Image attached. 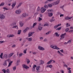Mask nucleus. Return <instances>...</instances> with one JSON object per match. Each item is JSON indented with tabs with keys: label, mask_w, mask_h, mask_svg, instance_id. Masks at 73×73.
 <instances>
[{
	"label": "nucleus",
	"mask_w": 73,
	"mask_h": 73,
	"mask_svg": "<svg viewBox=\"0 0 73 73\" xmlns=\"http://www.w3.org/2000/svg\"><path fill=\"white\" fill-rule=\"evenodd\" d=\"M50 47L53 49H57V50H59L60 48H58V47H57L56 46H54V45L52 44L50 46Z\"/></svg>",
	"instance_id": "f257e3e1"
},
{
	"label": "nucleus",
	"mask_w": 73,
	"mask_h": 73,
	"mask_svg": "<svg viewBox=\"0 0 73 73\" xmlns=\"http://www.w3.org/2000/svg\"><path fill=\"white\" fill-rule=\"evenodd\" d=\"M28 14H26V13H23L22 15V17L23 18H25V17H27V16H28Z\"/></svg>",
	"instance_id": "f03ea898"
},
{
	"label": "nucleus",
	"mask_w": 73,
	"mask_h": 73,
	"mask_svg": "<svg viewBox=\"0 0 73 73\" xmlns=\"http://www.w3.org/2000/svg\"><path fill=\"white\" fill-rule=\"evenodd\" d=\"M59 3H60V0H58L56 1L53 3L52 4L53 5H57V4H59Z\"/></svg>",
	"instance_id": "7ed1b4c3"
},
{
	"label": "nucleus",
	"mask_w": 73,
	"mask_h": 73,
	"mask_svg": "<svg viewBox=\"0 0 73 73\" xmlns=\"http://www.w3.org/2000/svg\"><path fill=\"white\" fill-rule=\"evenodd\" d=\"M5 18V16L3 14H0V19H2V20H3Z\"/></svg>",
	"instance_id": "20e7f679"
},
{
	"label": "nucleus",
	"mask_w": 73,
	"mask_h": 73,
	"mask_svg": "<svg viewBox=\"0 0 73 73\" xmlns=\"http://www.w3.org/2000/svg\"><path fill=\"white\" fill-rule=\"evenodd\" d=\"M23 68L24 69H29V67L27 65L25 64H23L22 65Z\"/></svg>",
	"instance_id": "39448f33"
},
{
	"label": "nucleus",
	"mask_w": 73,
	"mask_h": 73,
	"mask_svg": "<svg viewBox=\"0 0 73 73\" xmlns=\"http://www.w3.org/2000/svg\"><path fill=\"white\" fill-rule=\"evenodd\" d=\"M41 9L42 10L41 11V13H44L46 11V9L45 8H44L43 7H41Z\"/></svg>",
	"instance_id": "423d86ee"
},
{
	"label": "nucleus",
	"mask_w": 73,
	"mask_h": 73,
	"mask_svg": "<svg viewBox=\"0 0 73 73\" xmlns=\"http://www.w3.org/2000/svg\"><path fill=\"white\" fill-rule=\"evenodd\" d=\"M38 48L40 50H45L44 48L40 46H38Z\"/></svg>",
	"instance_id": "0eeeda50"
},
{
	"label": "nucleus",
	"mask_w": 73,
	"mask_h": 73,
	"mask_svg": "<svg viewBox=\"0 0 73 73\" xmlns=\"http://www.w3.org/2000/svg\"><path fill=\"white\" fill-rule=\"evenodd\" d=\"M21 12V11L20 10H17L15 11V13L17 14H20Z\"/></svg>",
	"instance_id": "6e6552de"
},
{
	"label": "nucleus",
	"mask_w": 73,
	"mask_h": 73,
	"mask_svg": "<svg viewBox=\"0 0 73 73\" xmlns=\"http://www.w3.org/2000/svg\"><path fill=\"white\" fill-rule=\"evenodd\" d=\"M34 33L33 32H30L28 34V37H30L31 36H32L33 35V34Z\"/></svg>",
	"instance_id": "1a4fd4ad"
},
{
	"label": "nucleus",
	"mask_w": 73,
	"mask_h": 73,
	"mask_svg": "<svg viewBox=\"0 0 73 73\" xmlns=\"http://www.w3.org/2000/svg\"><path fill=\"white\" fill-rule=\"evenodd\" d=\"M16 2H15L14 3H13L12 5L11 6L12 7V9H13L15 7V5H16Z\"/></svg>",
	"instance_id": "9d476101"
},
{
	"label": "nucleus",
	"mask_w": 73,
	"mask_h": 73,
	"mask_svg": "<svg viewBox=\"0 0 73 73\" xmlns=\"http://www.w3.org/2000/svg\"><path fill=\"white\" fill-rule=\"evenodd\" d=\"M72 18H73L72 17H66L65 18V20H69V19H71Z\"/></svg>",
	"instance_id": "9b49d317"
},
{
	"label": "nucleus",
	"mask_w": 73,
	"mask_h": 73,
	"mask_svg": "<svg viewBox=\"0 0 73 73\" xmlns=\"http://www.w3.org/2000/svg\"><path fill=\"white\" fill-rule=\"evenodd\" d=\"M3 57L5 58V59H7L8 58V54H5L4 56Z\"/></svg>",
	"instance_id": "f8f14e48"
},
{
	"label": "nucleus",
	"mask_w": 73,
	"mask_h": 73,
	"mask_svg": "<svg viewBox=\"0 0 73 73\" xmlns=\"http://www.w3.org/2000/svg\"><path fill=\"white\" fill-rule=\"evenodd\" d=\"M57 53L59 54V55L60 56H64V54H62L60 51L58 50L57 51Z\"/></svg>",
	"instance_id": "ddd939ff"
},
{
	"label": "nucleus",
	"mask_w": 73,
	"mask_h": 73,
	"mask_svg": "<svg viewBox=\"0 0 73 73\" xmlns=\"http://www.w3.org/2000/svg\"><path fill=\"white\" fill-rule=\"evenodd\" d=\"M29 28L28 27L26 28L25 30H24L23 31V33H26L27 32V31L29 30Z\"/></svg>",
	"instance_id": "4468645a"
},
{
	"label": "nucleus",
	"mask_w": 73,
	"mask_h": 73,
	"mask_svg": "<svg viewBox=\"0 0 73 73\" xmlns=\"http://www.w3.org/2000/svg\"><path fill=\"white\" fill-rule=\"evenodd\" d=\"M15 36V35L13 34H11L9 35H8L7 36L8 37H13Z\"/></svg>",
	"instance_id": "2eb2a0df"
},
{
	"label": "nucleus",
	"mask_w": 73,
	"mask_h": 73,
	"mask_svg": "<svg viewBox=\"0 0 73 73\" xmlns=\"http://www.w3.org/2000/svg\"><path fill=\"white\" fill-rule=\"evenodd\" d=\"M19 24L21 27H22L24 25V23H23V21H20L19 22Z\"/></svg>",
	"instance_id": "dca6fc26"
},
{
	"label": "nucleus",
	"mask_w": 73,
	"mask_h": 73,
	"mask_svg": "<svg viewBox=\"0 0 73 73\" xmlns=\"http://www.w3.org/2000/svg\"><path fill=\"white\" fill-rule=\"evenodd\" d=\"M65 35H66V33L63 34L60 36L61 37H62V38H64L65 37L64 36H65Z\"/></svg>",
	"instance_id": "f3484780"
},
{
	"label": "nucleus",
	"mask_w": 73,
	"mask_h": 73,
	"mask_svg": "<svg viewBox=\"0 0 73 73\" xmlns=\"http://www.w3.org/2000/svg\"><path fill=\"white\" fill-rule=\"evenodd\" d=\"M40 66H39L36 67V70H37V72H39L38 71L40 70Z\"/></svg>",
	"instance_id": "a211bd4d"
},
{
	"label": "nucleus",
	"mask_w": 73,
	"mask_h": 73,
	"mask_svg": "<svg viewBox=\"0 0 73 73\" xmlns=\"http://www.w3.org/2000/svg\"><path fill=\"white\" fill-rule=\"evenodd\" d=\"M61 24H58L57 25L55 26L54 27V28L55 29H56V28H58V27H59V26H61Z\"/></svg>",
	"instance_id": "6ab92c4d"
},
{
	"label": "nucleus",
	"mask_w": 73,
	"mask_h": 73,
	"mask_svg": "<svg viewBox=\"0 0 73 73\" xmlns=\"http://www.w3.org/2000/svg\"><path fill=\"white\" fill-rule=\"evenodd\" d=\"M53 67V66L52 65H48L46 66V68H52Z\"/></svg>",
	"instance_id": "aec40b11"
},
{
	"label": "nucleus",
	"mask_w": 73,
	"mask_h": 73,
	"mask_svg": "<svg viewBox=\"0 0 73 73\" xmlns=\"http://www.w3.org/2000/svg\"><path fill=\"white\" fill-rule=\"evenodd\" d=\"M14 53H10L8 55V57L9 58H10V57H11L13 55V54Z\"/></svg>",
	"instance_id": "412c9836"
},
{
	"label": "nucleus",
	"mask_w": 73,
	"mask_h": 73,
	"mask_svg": "<svg viewBox=\"0 0 73 73\" xmlns=\"http://www.w3.org/2000/svg\"><path fill=\"white\" fill-rule=\"evenodd\" d=\"M7 60H5V62L3 64V65L4 66H7Z\"/></svg>",
	"instance_id": "4be33fe9"
},
{
	"label": "nucleus",
	"mask_w": 73,
	"mask_h": 73,
	"mask_svg": "<svg viewBox=\"0 0 73 73\" xmlns=\"http://www.w3.org/2000/svg\"><path fill=\"white\" fill-rule=\"evenodd\" d=\"M13 62L12 61L10 62H9V65L8 66V67H10L11 65H12V64Z\"/></svg>",
	"instance_id": "5701e85b"
},
{
	"label": "nucleus",
	"mask_w": 73,
	"mask_h": 73,
	"mask_svg": "<svg viewBox=\"0 0 73 73\" xmlns=\"http://www.w3.org/2000/svg\"><path fill=\"white\" fill-rule=\"evenodd\" d=\"M42 29V27H41V26H38V29L39 31H41Z\"/></svg>",
	"instance_id": "b1692460"
},
{
	"label": "nucleus",
	"mask_w": 73,
	"mask_h": 73,
	"mask_svg": "<svg viewBox=\"0 0 73 73\" xmlns=\"http://www.w3.org/2000/svg\"><path fill=\"white\" fill-rule=\"evenodd\" d=\"M3 53H2L0 55V58L1 59H3L4 58L3 57Z\"/></svg>",
	"instance_id": "393cba45"
},
{
	"label": "nucleus",
	"mask_w": 73,
	"mask_h": 73,
	"mask_svg": "<svg viewBox=\"0 0 73 73\" xmlns=\"http://www.w3.org/2000/svg\"><path fill=\"white\" fill-rule=\"evenodd\" d=\"M16 24V22H13L10 25H11V26H12V27L13 26H15V25Z\"/></svg>",
	"instance_id": "a878e982"
},
{
	"label": "nucleus",
	"mask_w": 73,
	"mask_h": 73,
	"mask_svg": "<svg viewBox=\"0 0 73 73\" xmlns=\"http://www.w3.org/2000/svg\"><path fill=\"white\" fill-rule=\"evenodd\" d=\"M48 15L49 17H51L53 16V13H48Z\"/></svg>",
	"instance_id": "bb28decb"
},
{
	"label": "nucleus",
	"mask_w": 73,
	"mask_h": 73,
	"mask_svg": "<svg viewBox=\"0 0 73 73\" xmlns=\"http://www.w3.org/2000/svg\"><path fill=\"white\" fill-rule=\"evenodd\" d=\"M12 28H17V29H19L18 26L16 25L13 27H12Z\"/></svg>",
	"instance_id": "cd10ccee"
},
{
	"label": "nucleus",
	"mask_w": 73,
	"mask_h": 73,
	"mask_svg": "<svg viewBox=\"0 0 73 73\" xmlns=\"http://www.w3.org/2000/svg\"><path fill=\"white\" fill-rule=\"evenodd\" d=\"M37 23L36 22L34 23L33 25V27H32L33 28H34L35 27V26H36V25H37Z\"/></svg>",
	"instance_id": "c85d7f7f"
},
{
	"label": "nucleus",
	"mask_w": 73,
	"mask_h": 73,
	"mask_svg": "<svg viewBox=\"0 0 73 73\" xmlns=\"http://www.w3.org/2000/svg\"><path fill=\"white\" fill-rule=\"evenodd\" d=\"M39 62L41 64H43L44 63V61L42 60H40Z\"/></svg>",
	"instance_id": "c756f323"
},
{
	"label": "nucleus",
	"mask_w": 73,
	"mask_h": 73,
	"mask_svg": "<svg viewBox=\"0 0 73 73\" xmlns=\"http://www.w3.org/2000/svg\"><path fill=\"white\" fill-rule=\"evenodd\" d=\"M27 39L29 41H32V38H27Z\"/></svg>",
	"instance_id": "7c9ffc66"
},
{
	"label": "nucleus",
	"mask_w": 73,
	"mask_h": 73,
	"mask_svg": "<svg viewBox=\"0 0 73 73\" xmlns=\"http://www.w3.org/2000/svg\"><path fill=\"white\" fill-rule=\"evenodd\" d=\"M27 48H26V49L24 50L23 53H24V54H26V53H27Z\"/></svg>",
	"instance_id": "2f4dec72"
},
{
	"label": "nucleus",
	"mask_w": 73,
	"mask_h": 73,
	"mask_svg": "<svg viewBox=\"0 0 73 73\" xmlns=\"http://www.w3.org/2000/svg\"><path fill=\"white\" fill-rule=\"evenodd\" d=\"M52 62V60H50V61H48L47 63V64H50L51 62Z\"/></svg>",
	"instance_id": "473e14b6"
},
{
	"label": "nucleus",
	"mask_w": 73,
	"mask_h": 73,
	"mask_svg": "<svg viewBox=\"0 0 73 73\" xmlns=\"http://www.w3.org/2000/svg\"><path fill=\"white\" fill-rule=\"evenodd\" d=\"M55 34L57 37H59V36H60V35L58 34L57 33H55Z\"/></svg>",
	"instance_id": "72a5a7b5"
},
{
	"label": "nucleus",
	"mask_w": 73,
	"mask_h": 73,
	"mask_svg": "<svg viewBox=\"0 0 73 73\" xmlns=\"http://www.w3.org/2000/svg\"><path fill=\"white\" fill-rule=\"evenodd\" d=\"M21 4H22V3H20L18 5L17 7V8H18L19 7H20V6L21 5Z\"/></svg>",
	"instance_id": "f704fd0d"
},
{
	"label": "nucleus",
	"mask_w": 73,
	"mask_h": 73,
	"mask_svg": "<svg viewBox=\"0 0 73 73\" xmlns=\"http://www.w3.org/2000/svg\"><path fill=\"white\" fill-rule=\"evenodd\" d=\"M23 55V53H21L19 54V57H22Z\"/></svg>",
	"instance_id": "c9c22d12"
},
{
	"label": "nucleus",
	"mask_w": 73,
	"mask_h": 73,
	"mask_svg": "<svg viewBox=\"0 0 73 73\" xmlns=\"http://www.w3.org/2000/svg\"><path fill=\"white\" fill-rule=\"evenodd\" d=\"M48 7H49L50 8H51L52 7V5L51 4H48Z\"/></svg>",
	"instance_id": "e433bc0d"
},
{
	"label": "nucleus",
	"mask_w": 73,
	"mask_h": 73,
	"mask_svg": "<svg viewBox=\"0 0 73 73\" xmlns=\"http://www.w3.org/2000/svg\"><path fill=\"white\" fill-rule=\"evenodd\" d=\"M41 11V8L39 7H38V8L37 9V11Z\"/></svg>",
	"instance_id": "4c0bfd02"
},
{
	"label": "nucleus",
	"mask_w": 73,
	"mask_h": 73,
	"mask_svg": "<svg viewBox=\"0 0 73 73\" xmlns=\"http://www.w3.org/2000/svg\"><path fill=\"white\" fill-rule=\"evenodd\" d=\"M13 70L15 71L16 69V66H14L13 67Z\"/></svg>",
	"instance_id": "58836bf2"
},
{
	"label": "nucleus",
	"mask_w": 73,
	"mask_h": 73,
	"mask_svg": "<svg viewBox=\"0 0 73 73\" xmlns=\"http://www.w3.org/2000/svg\"><path fill=\"white\" fill-rule=\"evenodd\" d=\"M27 60V64H29V62H30V60L28 58L26 59Z\"/></svg>",
	"instance_id": "ea45409f"
},
{
	"label": "nucleus",
	"mask_w": 73,
	"mask_h": 73,
	"mask_svg": "<svg viewBox=\"0 0 73 73\" xmlns=\"http://www.w3.org/2000/svg\"><path fill=\"white\" fill-rule=\"evenodd\" d=\"M21 30H19L18 32V35H20V33H21Z\"/></svg>",
	"instance_id": "a19ab883"
},
{
	"label": "nucleus",
	"mask_w": 73,
	"mask_h": 73,
	"mask_svg": "<svg viewBox=\"0 0 73 73\" xmlns=\"http://www.w3.org/2000/svg\"><path fill=\"white\" fill-rule=\"evenodd\" d=\"M69 30V28H67L65 29V31L66 32H67Z\"/></svg>",
	"instance_id": "79ce46f5"
},
{
	"label": "nucleus",
	"mask_w": 73,
	"mask_h": 73,
	"mask_svg": "<svg viewBox=\"0 0 73 73\" xmlns=\"http://www.w3.org/2000/svg\"><path fill=\"white\" fill-rule=\"evenodd\" d=\"M44 8H45L48 9V6L46 5H45L44 6Z\"/></svg>",
	"instance_id": "37998d69"
},
{
	"label": "nucleus",
	"mask_w": 73,
	"mask_h": 73,
	"mask_svg": "<svg viewBox=\"0 0 73 73\" xmlns=\"http://www.w3.org/2000/svg\"><path fill=\"white\" fill-rule=\"evenodd\" d=\"M47 11L49 12H53V10H48Z\"/></svg>",
	"instance_id": "c03bdc74"
},
{
	"label": "nucleus",
	"mask_w": 73,
	"mask_h": 73,
	"mask_svg": "<svg viewBox=\"0 0 73 73\" xmlns=\"http://www.w3.org/2000/svg\"><path fill=\"white\" fill-rule=\"evenodd\" d=\"M66 27H70V24H69L68 23H67L66 24Z\"/></svg>",
	"instance_id": "a18cd8bd"
},
{
	"label": "nucleus",
	"mask_w": 73,
	"mask_h": 73,
	"mask_svg": "<svg viewBox=\"0 0 73 73\" xmlns=\"http://www.w3.org/2000/svg\"><path fill=\"white\" fill-rule=\"evenodd\" d=\"M51 33V31H49L48 32L46 33V35H48V34H49V33Z\"/></svg>",
	"instance_id": "49530a36"
},
{
	"label": "nucleus",
	"mask_w": 73,
	"mask_h": 73,
	"mask_svg": "<svg viewBox=\"0 0 73 73\" xmlns=\"http://www.w3.org/2000/svg\"><path fill=\"white\" fill-rule=\"evenodd\" d=\"M4 5V3H1V4L0 5V6H3Z\"/></svg>",
	"instance_id": "de8ad7c7"
},
{
	"label": "nucleus",
	"mask_w": 73,
	"mask_h": 73,
	"mask_svg": "<svg viewBox=\"0 0 73 73\" xmlns=\"http://www.w3.org/2000/svg\"><path fill=\"white\" fill-rule=\"evenodd\" d=\"M71 40H69L67 42H68V44H70V43H71Z\"/></svg>",
	"instance_id": "09e8293b"
},
{
	"label": "nucleus",
	"mask_w": 73,
	"mask_h": 73,
	"mask_svg": "<svg viewBox=\"0 0 73 73\" xmlns=\"http://www.w3.org/2000/svg\"><path fill=\"white\" fill-rule=\"evenodd\" d=\"M6 72L7 73H9V69H7V70H6Z\"/></svg>",
	"instance_id": "8fccbe9b"
},
{
	"label": "nucleus",
	"mask_w": 73,
	"mask_h": 73,
	"mask_svg": "<svg viewBox=\"0 0 73 73\" xmlns=\"http://www.w3.org/2000/svg\"><path fill=\"white\" fill-rule=\"evenodd\" d=\"M12 48H15L16 47V45L15 44H13L11 46Z\"/></svg>",
	"instance_id": "3c124183"
},
{
	"label": "nucleus",
	"mask_w": 73,
	"mask_h": 73,
	"mask_svg": "<svg viewBox=\"0 0 73 73\" xmlns=\"http://www.w3.org/2000/svg\"><path fill=\"white\" fill-rule=\"evenodd\" d=\"M38 19H39L38 20V21H41V20H42V19L41 18L39 17Z\"/></svg>",
	"instance_id": "603ef678"
},
{
	"label": "nucleus",
	"mask_w": 73,
	"mask_h": 73,
	"mask_svg": "<svg viewBox=\"0 0 73 73\" xmlns=\"http://www.w3.org/2000/svg\"><path fill=\"white\" fill-rule=\"evenodd\" d=\"M54 17H52V19H52V21H55V19H54Z\"/></svg>",
	"instance_id": "864d4df0"
},
{
	"label": "nucleus",
	"mask_w": 73,
	"mask_h": 73,
	"mask_svg": "<svg viewBox=\"0 0 73 73\" xmlns=\"http://www.w3.org/2000/svg\"><path fill=\"white\" fill-rule=\"evenodd\" d=\"M39 39L40 40H43V37H40L39 38Z\"/></svg>",
	"instance_id": "5fc2aeb1"
},
{
	"label": "nucleus",
	"mask_w": 73,
	"mask_h": 73,
	"mask_svg": "<svg viewBox=\"0 0 73 73\" xmlns=\"http://www.w3.org/2000/svg\"><path fill=\"white\" fill-rule=\"evenodd\" d=\"M61 29V27H60L59 28H58L56 30H60V29Z\"/></svg>",
	"instance_id": "6e6d98bb"
},
{
	"label": "nucleus",
	"mask_w": 73,
	"mask_h": 73,
	"mask_svg": "<svg viewBox=\"0 0 73 73\" xmlns=\"http://www.w3.org/2000/svg\"><path fill=\"white\" fill-rule=\"evenodd\" d=\"M48 24H45L44 25V27H45L46 26H48Z\"/></svg>",
	"instance_id": "4d7b16f0"
},
{
	"label": "nucleus",
	"mask_w": 73,
	"mask_h": 73,
	"mask_svg": "<svg viewBox=\"0 0 73 73\" xmlns=\"http://www.w3.org/2000/svg\"><path fill=\"white\" fill-rule=\"evenodd\" d=\"M64 14H60V17H63L64 16Z\"/></svg>",
	"instance_id": "13d9d810"
},
{
	"label": "nucleus",
	"mask_w": 73,
	"mask_h": 73,
	"mask_svg": "<svg viewBox=\"0 0 73 73\" xmlns=\"http://www.w3.org/2000/svg\"><path fill=\"white\" fill-rule=\"evenodd\" d=\"M4 41H0V44H2V43H4Z\"/></svg>",
	"instance_id": "bf43d9fd"
},
{
	"label": "nucleus",
	"mask_w": 73,
	"mask_h": 73,
	"mask_svg": "<svg viewBox=\"0 0 73 73\" xmlns=\"http://www.w3.org/2000/svg\"><path fill=\"white\" fill-rule=\"evenodd\" d=\"M73 30H72L71 31H68V32H69V33H72V32H73Z\"/></svg>",
	"instance_id": "052dcab7"
},
{
	"label": "nucleus",
	"mask_w": 73,
	"mask_h": 73,
	"mask_svg": "<svg viewBox=\"0 0 73 73\" xmlns=\"http://www.w3.org/2000/svg\"><path fill=\"white\" fill-rule=\"evenodd\" d=\"M60 52L61 53H63V52H64V50L62 49L60 50Z\"/></svg>",
	"instance_id": "680f3d73"
},
{
	"label": "nucleus",
	"mask_w": 73,
	"mask_h": 73,
	"mask_svg": "<svg viewBox=\"0 0 73 73\" xmlns=\"http://www.w3.org/2000/svg\"><path fill=\"white\" fill-rule=\"evenodd\" d=\"M2 71L4 73H5L6 71L5 69L2 70Z\"/></svg>",
	"instance_id": "e2e57ef3"
},
{
	"label": "nucleus",
	"mask_w": 73,
	"mask_h": 73,
	"mask_svg": "<svg viewBox=\"0 0 73 73\" xmlns=\"http://www.w3.org/2000/svg\"><path fill=\"white\" fill-rule=\"evenodd\" d=\"M32 70L33 71H35V68H34V67H33L32 68Z\"/></svg>",
	"instance_id": "0e129e2a"
},
{
	"label": "nucleus",
	"mask_w": 73,
	"mask_h": 73,
	"mask_svg": "<svg viewBox=\"0 0 73 73\" xmlns=\"http://www.w3.org/2000/svg\"><path fill=\"white\" fill-rule=\"evenodd\" d=\"M68 44V42H65L64 43V45H66L67 44Z\"/></svg>",
	"instance_id": "69168bd1"
},
{
	"label": "nucleus",
	"mask_w": 73,
	"mask_h": 73,
	"mask_svg": "<svg viewBox=\"0 0 73 73\" xmlns=\"http://www.w3.org/2000/svg\"><path fill=\"white\" fill-rule=\"evenodd\" d=\"M36 66H36V65L35 64L33 66V68H36Z\"/></svg>",
	"instance_id": "338daca9"
},
{
	"label": "nucleus",
	"mask_w": 73,
	"mask_h": 73,
	"mask_svg": "<svg viewBox=\"0 0 73 73\" xmlns=\"http://www.w3.org/2000/svg\"><path fill=\"white\" fill-rule=\"evenodd\" d=\"M60 72H61L62 73H64V70H60Z\"/></svg>",
	"instance_id": "774afa93"
}]
</instances>
